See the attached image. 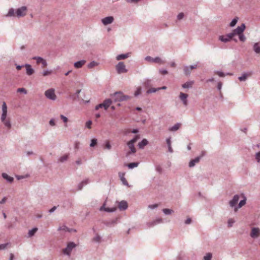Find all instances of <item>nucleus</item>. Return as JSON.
<instances>
[{
  "label": "nucleus",
  "mask_w": 260,
  "mask_h": 260,
  "mask_svg": "<svg viewBox=\"0 0 260 260\" xmlns=\"http://www.w3.org/2000/svg\"><path fill=\"white\" fill-rule=\"evenodd\" d=\"M7 106L6 102H4L2 105V114L1 119L4 125L8 129H10L12 124L9 118L7 119Z\"/></svg>",
  "instance_id": "obj_1"
},
{
  "label": "nucleus",
  "mask_w": 260,
  "mask_h": 260,
  "mask_svg": "<svg viewBox=\"0 0 260 260\" xmlns=\"http://www.w3.org/2000/svg\"><path fill=\"white\" fill-rule=\"evenodd\" d=\"M76 247V244L73 242H70L68 243L67 247L62 250L64 254L68 256L71 255L72 250Z\"/></svg>",
  "instance_id": "obj_2"
},
{
  "label": "nucleus",
  "mask_w": 260,
  "mask_h": 260,
  "mask_svg": "<svg viewBox=\"0 0 260 260\" xmlns=\"http://www.w3.org/2000/svg\"><path fill=\"white\" fill-rule=\"evenodd\" d=\"M47 99L55 101L56 99V95L55 94V90L53 88H50L45 91L44 93Z\"/></svg>",
  "instance_id": "obj_3"
},
{
  "label": "nucleus",
  "mask_w": 260,
  "mask_h": 260,
  "mask_svg": "<svg viewBox=\"0 0 260 260\" xmlns=\"http://www.w3.org/2000/svg\"><path fill=\"white\" fill-rule=\"evenodd\" d=\"M112 103V101L111 99H106L103 102V103L96 105L95 107V109L98 110L99 109V108H104L105 110H107L109 107Z\"/></svg>",
  "instance_id": "obj_4"
},
{
  "label": "nucleus",
  "mask_w": 260,
  "mask_h": 260,
  "mask_svg": "<svg viewBox=\"0 0 260 260\" xmlns=\"http://www.w3.org/2000/svg\"><path fill=\"white\" fill-rule=\"evenodd\" d=\"M116 70L118 74H120L127 72L123 62H119L116 66Z\"/></svg>",
  "instance_id": "obj_5"
},
{
  "label": "nucleus",
  "mask_w": 260,
  "mask_h": 260,
  "mask_svg": "<svg viewBox=\"0 0 260 260\" xmlns=\"http://www.w3.org/2000/svg\"><path fill=\"white\" fill-rule=\"evenodd\" d=\"M27 7L22 6L16 10V16L18 18L24 17L26 14Z\"/></svg>",
  "instance_id": "obj_6"
},
{
  "label": "nucleus",
  "mask_w": 260,
  "mask_h": 260,
  "mask_svg": "<svg viewBox=\"0 0 260 260\" xmlns=\"http://www.w3.org/2000/svg\"><path fill=\"white\" fill-rule=\"evenodd\" d=\"M145 60L149 62H155L159 64H163L165 62L159 57L153 58L150 56H147L145 57Z\"/></svg>",
  "instance_id": "obj_7"
},
{
  "label": "nucleus",
  "mask_w": 260,
  "mask_h": 260,
  "mask_svg": "<svg viewBox=\"0 0 260 260\" xmlns=\"http://www.w3.org/2000/svg\"><path fill=\"white\" fill-rule=\"evenodd\" d=\"M114 102H122L123 100V93L121 91H117L111 95Z\"/></svg>",
  "instance_id": "obj_8"
},
{
  "label": "nucleus",
  "mask_w": 260,
  "mask_h": 260,
  "mask_svg": "<svg viewBox=\"0 0 260 260\" xmlns=\"http://www.w3.org/2000/svg\"><path fill=\"white\" fill-rule=\"evenodd\" d=\"M205 154V152L203 151L201 155L198 156L193 159H191L189 162V164H188L189 167L190 168L193 167L196 165V164L199 162L201 158Z\"/></svg>",
  "instance_id": "obj_9"
},
{
  "label": "nucleus",
  "mask_w": 260,
  "mask_h": 260,
  "mask_svg": "<svg viewBox=\"0 0 260 260\" xmlns=\"http://www.w3.org/2000/svg\"><path fill=\"white\" fill-rule=\"evenodd\" d=\"M260 235V230L258 228H252L250 234L251 238L255 239Z\"/></svg>",
  "instance_id": "obj_10"
},
{
  "label": "nucleus",
  "mask_w": 260,
  "mask_h": 260,
  "mask_svg": "<svg viewBox=\"0 0 260 260\" xmlns=\"http://www.w3.org/2000/svg\"><path fill=\"white\" fill-rule=\"evenodd\" d=\"M162 222V219L161 218H157L153 221L148 222L146 223V225L148 228H151L155 225Z\"/></svg>",
  "instance_id": "obj_11"
},
{
  "label": "nucleus",
  "mask_w": 260,
  "mask_h": 260,
  "mask_svg": "<svg viewBox=\"0 0 260 260\" xmlns=\"http://www.w3.org/2000/svg\"><path fill=\"white\" fill-rule=\"evenodd\" d=\"M127 145L128 147L130 150L126 153V156H128L131 154H132V153L134 154L136 152V149L135 147L134 144L132 143L129 142H128L127 143Z\"/></svg>",
  "instance_id": "obj_12"
},
{
  "label": "nucleus",
  "mask_w": 260,
  "mask_h": 260,
  "mask_svg": "<svg viewBox=\"0 0 260 260\" xmlns=\"http://www.w3.org/2000/svg\"><path fill=\"white\" fill-rule=\"evenodd\" d=\"M32 59L36 60L37 63H42L43 67H46L47 66V61L41 57L34 56L32 57Z\"/></svg>",
  "instance_id": "obj_13"
},
{
  "label": "nucleus",
  "mask_w": 260,
  "mask_h": 260,
  "mask_svg": "<svg viewBox=\"0 0 260 260\" xmlns=\"http://www.w3.org/2000/svg\"><path fill=\"white\" fill-rule=\"evenodd\" d=\"M245 29V24L242 23L240 26H239L235 29L234 31L235 32L236 35H241L243 34V32L244 31V29Z\"/></svg>",
  "instance_id": "obj_14"
},
{
  "label": "nucleus",
  "mask_w": 260,
  "mask_h": 260,
  "mask_svg": "<svg viewBox=\"0 0 260 260\" xmlns=\"http://www.w3.org/2000/svg\"><path fill=\"white\" fill-rule=\"evenodd\" d=\"M187 97L188 94L183 92L180 93L179 98L180 100L182 102L183 104L185 106H186L188 105V102L187 100Z\"/></svg>",
  "instance_id": "obj_15"
},
{
  "label": "nucleus",
  "mask_w": 260,
  "mask_h": 260,
  "mask_svg": "<svg viewBox=\"0 0 260 260\" xmlns=\"http://www.w3.org/2000/svg\"><path fill=\"white\" fill-rule=\"evenodd\" d=\"M128 207L127 203L125 201H121L118 202V208L121 211L125 210Z\"/></svg>",
  "instance_id": "obj_16"
},
{
  "label": "nucleus",
  "mask_w": 260,
  "mask_h": 260,
  "mask_svg": "<svg viewBox=\"0 0 260 260\" xmlns=\"http://www.w3.org/2000/svg\"><path fill=\"white\" fill-rule=\"evenodd\" d=\"M113 21L114 18L112 16H108L102 20V23L105 25L112 23Z\"/></svg>",
  "instance_id": "obj_17"
},
{
  "label": "nucleus",
  "mask_w": 260,
  "mask_h": 260,
  "mask_svg": "<svg viewBox=\"0 0 260 260\" xmlns=\"http://www.w3.org/2000/svg\"><path fill=\"white\" fill-rule=\"evenodd\" d=\"M239 196L238 194L235 195L233 197L232 200L230 201V203H229L230 206L231 207H235L238 201H239Z\"/></svg>",
  "instance_id": "obj_18"
},
{
  "label": "nucleus",
  "mask_w": 260,
  "mask_h": 260,
  "mask_svg": "<svg viewBox=\"0 0 260 260\" xmlns=\"http://www.w3.org/2000/svg\"><path fill=\"white\" fill-rule=\"evenodd\" d=\"M24 66L26 68V74L27 75H31L34 73V70L31 68V65L29 64H25Z\"/></svg>",
  "instance_id": "obj_19"
},
{
  "label": "nucleus",
  "mask_w": 260,
  "mask_h": 260,
  "mask_svg": "<svg viewBox=\"0 0 260 260\" xmlns=\"http://www.w3.org/2000/svg\"><path fill=\"white\" fill-rule=\"evenodd\" d=\"M2 176L3 178L6 179L9 183H12L14 181L13 177L9 176L5 173H2Z\"/></svg>",
  "instance_id": "obj_20"
},
{
  "label": "nucleus",
  "mask_w": 260,
  "mask_h": 260,
  "mask_svg": "<svg viewBox=\"0 0 260 260\" xmlns=\"http://www.w3.org/2000/svg\"><path fill=\"white\" fill-rule=\"evenodd\" d=\"M58 231H64L69 232H76V230L75 229H70L64 225L59 227L58 229Z\"/></svg>",
  "instance_id": "obj_21"
},
{
  "label": "nucleus",
  "mask_w": 260,
  "mask_h": 260,
  "mask_svg": "<svg viewBox=\"0 0 260 260\" xmlns=\"http://www.w3.org/2000/svg\"><path fill=\"white\" fill-rule=\"evenodd\" d=\"M86 63V60H81L74 63V67L77 69H79L82 67V66Z\"/></svg>",
  "instance_id": "obj_22"
},
{
  "label": "nucleus",
  "mask_w": 260,
  "mask_h": 260,
  "mask_svg": "<svg viewBox=\"0 0 260 260\" xmlns=\"http://www.w3.org/2000/svg\"><path fill=\"white\" fill-rule=\"evenodd\" d=\"M148 144V141L146 139H143L138 143V147L140 149H143Z\"/></svg>",
  "instance_id": "obj_23"
},
{
  "label": "nucleus",
  "mask_w": 260,
  "mask_h": 260,
  "mask_svg": "<svg viewBox=\"0 0 260 260\" xmlns=\"http://www.w3.org/2000/svg\"><path fill=\"white\" fill-rule=\"evenodd\" d=\"M16 11L13 8L9 10L8 13L6 15V17H12L16 16Z\"/></svg>",
  "instance_id": "obj_24"
},
{
  "label": "nucleus",
  "mask_w": 260,
  "mask_h": 260,
  "mask_svg": "<svg viewBox=\"0 0 260 260\" xmlns=\"http://www.w3.org/2000/svg\"><path fill=\"white\" fill-rule=\"evenodd\" d=\"M171 137L168 138L166 139V143L168 147V151L170 153L173 152V150L171 146Z\"/></svg>",
  "instance_id": "obj_25"
},
{
  "label": "nucleus",
  "mask_w": 260,
  "mask_h": 260,
  "mask_svg": "<svg viewBox=\"0 0 260 260\" xmlns=\"http://www.w3.org/2000/svg\"><path fill=\"white\" fill-rule=\"evenodd\" d=\"M253 51L256 54H260V45L259 43H255L253 46Z\"/></svg>",
  "instance_id": "obj_26"
},
{
  "label": "nucleus",
  "mask_w": 260,
  "mask_h": 260,
  "mask_svg": "<svg viewBox=\"0 0 260 260\" xmlns=\"http://www.w3.org/2000/svg\"><path fill=\"white\" fill-rule=\"evenodd\" d=\"M251 75V73H244L241 76H240L238 77V79L240 81H245L247 79V77L248 76H250Z\"/></svg>",
  "instance_id": "obj_27"
},
{
  "label": "nucleus",
  "mask_w": 260,
  "mask_h": 260,
  "mask_svg": "<svg viewBox=\"0 0 260 260\" xmlns=\"http://www.w3.org/2000/svg\"><path fill=\"white\" fill-rule=\"evenodd\" d=\"M246 199L245 197H244L243 200H242L240 201V202H239V203L238 205V207H235V209H234L235 211L236 212L238 208H240L243 206H244L246 204Z\"/></svg>",
  "instance_id": "obj_28"
},
{
  "label": "nucleus",
  "mask_w": 260,
  "mask_h": 260,
  "mask_svg": "<svg viewBox=\"0 0 260 260\" xmlns=\"http://www.w3.org/2000/svg\"><path fill=\"white\" fill-rule=\"evenodd\" d=\"M143 85L145 87L151 86L152 85V80L148 78L145 79L143 81Z\"/></svg>",
  "instance_id": "obj_29"
},
{
  "label": "nucleus",
  "mask_w": 260,
  "mask_h": 260,
  "mask_svg": "<svg viewBox=\"0 0 260 260\" xmlns=\"http://www.w3.org/2000/svg\"><path fill=\"white\" fill-rule=\"evenodd\" d=\"M129 53H126V54H121L118 55L116 56V59L117 60L124 59L129 56Z\"/></svg>",
  "instance_id": "obj_30"
},
{
  "label": "nucleus",
  "mask_w": 260,
  "mask_h": 260,
  "mask_svg": "<svg viewBox=\"0 0 260 260\" xmlns=\"http://www.w3.org/2000/svg\"><path fill=\"white\" fill-rule=\"evenodd\" d=\"M193 83V81L186 82L182 85V87L183 88H190L192 87Z\"/></svg>",
  "instance_id": "obj_31"
},
{
  "label": "nucleus",
  "mask_w": 260,
  "mask_h": 260,
  "mask_svg": "<svg viewBox=\"0 0 260 260\" xmlns=\"http://www.w3.org/2000/svg\"><path fill=\"white\" fill-rule=\"evenodd\" d=\"M180 126V123H177L173 126L169 128V131L172 132H175L179 129V127Z\"/></svg>",
  "instance_id": "obj_32"
},
{
  "label": "nucleus",
  "mask_w": 260,
  "mask_h": 260,
  "mask_svg": "<svg viewBox=\"0 0 260 260\" xmlns=\"http://www.w3.org/2000/svg\"><path fill=\"white\" fill-rule=\"evenodd\" d=\"M117 218H115V219H112L111 221H107L106 222H105V224L107 226H113V225H114L115 224H116L117 223Z\"/></svg>",
  "instance_id": "obj_33"
},
{
  "label": "nucleus",
  "mask_w": 260,
  "mask_h": 260,
  "mask_svg": "<svg viewBox=\"0 0 260 260\" xmlns=\"http://www.w3.org/2000/svg\"><path fill=\"white\" fill-rule=\"evenodd\" d=\"M69 154H66L60 157L58 159V161L61 163L65 162L68 160L69 158Z\"/></svg>",
  "instance_id": "obj_34"
},
{
  "label": "nucleus",
  "mask_w": 260,
  "mask_h": 260,
  "mask_svg": "<svg viewBox=\"0 0 260 260\" xmlns=\"http://www.w3.org/2000/svg\"><path fill=\"white\" fill-rule=\"evenodd\" d=\"M219 40L224 43H226L230 41V40L228 38L227 35L225 36H220L219 37Z\"/></svg>",
  "instance_id": "obj_35"
},
{
  "label": "nucleus",
  "mask_w": 260,
  "mask_h": 260,
  "mask_svg": "<svg viewBox=\"0 0 260 260\" xmlns=\"http://www.w3.org/2000/svg\"><path fill=\"white\" fill-rule=\"evenodd\" d=\"M81 91V89L77 90L76 91V93H75V94L71 96V98L73 100H76V99H77L78 100H79V99H80L79 98V93H80Z\"/></svg>",
  "instance_id": "obj_36"
},
{
  "label": "nucleus",
  "mask_w": 260,
  "mask_h": 260,
  "mask_svg": "<svg viewBox=\"0 0 260 260\" xmlns=\"http://www.w3.org/2000/svg\"><path fill=\"white\" fill-rule=\"evenodd\" d=\"M37 231H38V228H34L32 229L29 230L28 232V237H31L32 236H33L35 234V233L37 232Z\"/></svg>",
  "instance_id": "obj_37"
},
{
  "label": "nucleus",
  "mask_w": 260,
  "mask_h": 260,
  "mask_svg": "<svg viewBox=\"0 0 260 260\" xmlns=\"http://www.w3.org/2000/svg\"><path fill=\"white\" fill-rule=\"evenodd\" d=\"M184 73L186 76H189L191 73V70L189 66H185L183 68Z\"/></svg>",
  "instance_id": "obj_38"
},
{
  "label": "nucleus",
  "mask_w": 260,
  "mask_h": 260,
  "mask_svg": "<svg viewBox=\"0 0 260 260\" xmlns=\"http://www.w3.org/2000/svg\"><path fill=\"white\" fill-rule=\"evenodd\" d=\"M98 65H99V63L98 62H96L95 61H92L90 62L88 64L87 67L89 69H92L93 67H96V66H97Z\"/></svg>",
  "instance_id": "obj_39"
},
{
  "label": "nucleus",
  "mask_w": 260,
  "mask_h": 260,
  "mask_svg": "<svg viewBox=\"0 0 260 260\" xmlns=\"http://www.w3.org/2000/svg\"><path fill=\"white\" fill-rule=\"evenodd\" d=\"M139 165V162H131L127 165V167L129 169H133L135 167H138Z\"/></svg>",
  "instance_id": "obj_40"
},
{
  "label": "nucleus",
  "mask_w": 260,
  "mask_h": 260,
  "mask_svg": "<svg viewBox=\"0 0 260 260\" xmlns=\"http://www.w3.org/2000/svg\"><path fill=\"white\" fill-rule=\"evenodd\" d=\"M162 212L166 215H169L172 214L174 211L172 209L165 208L162 209Z\"/></svg>",
  "instance_id": "obj_41"
},
{
  "label": "nucleus",
  "mask_w": 260,
  "mask_h": 260,
  "mask_svg": "<svg viewBox=\"0 0 260 260\" xmlns=\"http://www.w3.org/2000/svg\"><path fill=\"white\" fill-rule=\"evenodd\" d=\"M160 90V88H152L147 90V93L149 94L153 92H155L157 91Z\"/></svg>",
  "instance_id": "obj_42"
},
{
  "label": "nucleus",
  "mask_w": 260,
  "mask_h": 260,
  "mask_svg": "<svg viewBox=\"0 0 260 260\" xmlns=\"http://www.w3.org/2000/svg\"><path fill=\"white\" fill-rule=\"evenodd\" d=\"M212 257V254L211 253H207L204 256V260H211Z\"/></svg>",
  "instance_id": "obj_43"
},
{
  "label": "nucleus",
  "mask_w": 260,
  "mask_h": 260,
  "mask_svg": "<svg viewBox=\"0 0 260 260\" xmlns=\"http://www.w3.org/2000/svg\"><path fill=\"white\" fill-rule=\"evenodd\" d=\"M238 20V18L236 17L234 19H233L232 21L231 22L230 25L231 27H234L236 25Z\"/></svg>",
  "instance_id": "obj_44"
},
{
  "label": "nucleus",
  "mask_w": 260,
  "mask_h": 260,
  "mask_svg": "<svg viewBox=\"0 0 260 260\" xmlns=\"http://www.w3.org/2000/svg\"><path fill=\"white\" fill-rule=\"evenodd\" d=\"M139 139H140V136L136 135L135 136V137L133 139H132V140H131L129 142L135 144V143H136L138 141V140Z\"/></svg>",
  "instance_id": "obj_45"
},
{
  "label": "nucleus",
  "mask_w": 260,
  "mask_h": 260,
  "mask_svg": "<svg viewBox=\"0 0 260 260\" xmlns=\"http://www.w3.org/2000/svg\"><path fill=\"white\" fill-rule=\"evenodd\" d=\"M120 179L122 182V183L125 185H128V184L126 180V179L125 178V177H124L123 175L122 176H120Z\"/></svg>",
  "instance_id": "obj_46"
},
{
  "label": "nucleus",
  "mask_w": 260,
  "mask_h": 260,
  "mask_svg": "<svg viewBox=\"0 0 260 260\" xmlns=\"http://www.w3.org/2000/svg\"><path fill=\"white\" fill-rule=\"evenodd\" d=\"M235 221L232 218H230L228 220V226L231 228L233 226V224L235 223Z\"/></svg>",
  "instance_id": "obj_47"
},
{
  "label": "nucleus",
  "mask_w": 260,
  "mask_h": 260,
  "mask_svg": "<svg viewBox=\"0 0 260 260\" xmlns=\"http://www.w3.org/2000/svg\"><path fill=\"white\" fill-rule=\"evenodd\" d=\"M117 208L116 207L113 208H107L105 209V211L108 212H113L116 210Z\"/></svg>",
  "instance_id": "obj_48"
},
{
  "label": "nucleus",
  "mask_w": 260,
  "mask_h": 260,
  "mask_svg": "<svg viewBox=\"0 0 260 260\" xmlns=\"http://www.w3.org/2000/svg\"><path fill=\"white\" fill-rule=\"evenodd\" d=\"M141 93V88L140 87L137 88V90L134 93V95L137 96Z\"/></svg>",
  "instance_id": "obj_49"
},
{
  "label": "nucleus",
  "mask_w": 260,
  "mask_h": 260,
  "mask_svg": "<svg viewBox=\"0 0 260 260\" xmlns=\"http://www.w3.org/2000/svg\"><path fill=\"white\" fill-rule=\"evenodd\" d=\"M239 38L240 41L241 42H245L246 40V37L245 36L242 34L241 35H239Z\"/></svg>",
  "instance_id": "obj_50"
},
{
  "label": "nucleus",
  "mask_w": 260,
  "mask_h": 260,
  "mask_svg": "<svg viewBox=\"0 0 260 260\" xmlns=\"http://www.w3.org/2000/svg\"><path fill=\"white\" fill-rule=\"evenodd\" d=\"M51 73H52L51 71L45 70L42 72V75L44 76H48V75H50L51 74Z\"/></svg>",
  "instance_id": "obj_51"
},
{
  "label": "nucleus",
  "mask_w": 260,
  "mask_h": 260,
  "mask_svg": "<svg viewBox=\"0 0 260 260\" xmlns=\"http://www.w3.org/2000/svg\"><path fill=\"white\" fill-rule=\"evenodd\" d=\"M96 144H97V139H93L91 141L90 146V147H94Z\"/></svg>",
  "instance_id": "obj_52"
},
{
  "label": "nucleus",
  "mask_w": 260,
  "mask_h": 260,
  "mask_svg": "<svg viewBox=\"0 0 260 260\" xmlns=\"http://www.w3.org/2000/svg\"><path fill=\"white\" fill-rule=\"evenodd\" d=\"M18 92H22L26 94L27 93V90L24 88H19L17 89Z\"/></svg>",
  "instance_id": "obj_53"
},
{
  "label": "nucleus",
  "mask_w": 260,
  "mask_h": 260,
  "mask_svg": "<svg viewBox=\"0 0 260 260\" xmlns=\"http://www.w3.org/2000/svg\"><path fill=\"white\" fill-rule=\"evenodd\" d=\"M215 73L217 74L220 77H223L225 75V74L224 73H223L222 72H221V71H215Z\"/></svg>",
  "instance_id": "obj_54"
},
{
  "label": "nucleus",
  "mask_w": 260,
  "mask_h": 260,
  "mask_svg": "<svg viewBox=\"0 0 260 260\" xmlns=\"http://www.w3.org/2000/svg\"><path fill=\"white\" fill-rule=\"evenodd\" d=\"M236 35L235 34V32L234 31V30H233V31L231 33H229L228 34H227V36L228 37V38L231 40L232 38H233V37H234L235 36H236Z\"/></svg>",
  "instance_id": "obj_55"
},
{
  "label": "nucleus",
  "mask_w": 260,
  "mask_h": 260,
  "mask_svg": "<svg viewBox=\"0 0 260 260\" xmlns=\"http://www.w3.org/2000/svg\"><path fill=\"white\" fill-rule=\"evenodd\" d=\"M255 159L258 162H260V151L255 154Z\"/></svg>",
  "instance_id": "obj_56"
},
{
  "label": "nucleus",
  "mask_w": 260,
  "mask_h": 260,
  "mask_svg": "<svg viewBox=\"0 0 260 260\" xmlns=\"http://www.w3.org/2000/svg\"><path fill=\"white\" fill-rule=\"evenodd\" d=\"M177 17V19L179 20L182 19L184 17V13H180L179 14H178Z\"/></svg>",
  "instance_id": "obj_57"
},
{
  "label": "nucleus",
  "mask_w": 260,
  "mask_h": 260,
  "mask_svg": "<svg viewBox=\"0 0 260 260\" xmlns=\"http://www.w3.org/2000/svg\"><path fill=\"white\" fill-rule=\"evenodd\" d=\"M157 207H158V204H157L149 205L148 206V208L152 210L157 208Z\"/></svg>",
  "instance_id": "obj_58"
},
{
  "label": "nucleus",
  "mask_w": 260,
  "mask_h": 260,
  "mask_svg": "<svg viewBox=\"0 0 260 260\" xmlns=\"http://www.w3.org/2000/svg\"><path fill=\"white\" fill-rule=\"evenodd\" d=\"M105 148L108 150H110L111 148V146L109 141H106L105 144Z\"/></svg>",
  "instance_id": "obj_59"
},
{
  "label": "nucleus",
  "mask_w": 260,
  "mask_h": 260,
  "mask_svg": "<svg viewBox=\"0 0 260 260\" xmlns=\"http://www.w3.org/2000/svg\"><path fill=\"white\" fill-rule=\"evenodd\" d=\"M91 124L92 121L91 120H88L86 123V126L88 128H90Z\"/></svg>",
  "instance_id": "obj_60"
},
{
  "label": "nucleus",
  "mask_w": 260,
  "mask_h": 260,
  "mask_svg": "<svg viewBox=\"0 0 260 260\" xmlns=\"http://www.w3.org/2000/svg\"><path fill=\"white\" fill-rule=\"evenodd\" d=\"M60 118L63 120V121L64 122H67V121L68 120L67 117H66V116H64L63 115H60Z\"/></svg>",
  "instance_id": "obj_61"
},
{
  "label": "nucleus",
  "mask_w": 260,
  "mask_h": 260,
  "mask_svg": "<svg viewBox=\"0 0 260 260\" xmlns=\"http://www.w3.org/2000/svg\"><path fill=\"white\" fill-rule=\"evenodd\" d=\"M49 124L52 126L55 125V120L53 118H52L50 120Z\"/></svg>",
  "instance_id": "obj_62"
},
{
  "label": "nucleus",
  "mask_w": 260,
  "mask_h": 260,
  "mask_svg": "<svg viewBox=\"0 0 260 260\" xmlns=\"http://www.w3.org/2000/svg\"><path fill=\"white\" fill-rule=\"evenodd\" d=\"M131 98V96H128V95H124L123 94V99H122V100H123V101H126L127 100H129Z\"/></svg>",
  "instance_id": "obj_63"
},
{
  "label": "nucleus",
  "mask_w": 260,
  "mask_h": 260,
  "mask_svg": "<svg viewBox=\"0 0 260 260\" xmlns=\"http://www.w3.org/2000/svg\"><path fill=\"white\" fill-rule=\"evenodd\" d=\"M101 237L100 236L97 235L93 238V240L95 242H99L100 241Z\"/></svg>",
  "instance_id": "obj_64"
}]
</instances>
